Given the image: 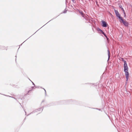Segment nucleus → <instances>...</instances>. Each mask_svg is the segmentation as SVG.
Wrapping results in <instances>:
<instances>
[{"instance_id":"obj_9","label":"nucleus","mask_w":132,"mask_h":132,"mask_svg":"<svg viewBox=\"0 0 132 132\" xmlns=\"http://www.w3.org/2000/svg\"><path fill=\"white\" fill-rule=\"evenodd\" d=\"M31 90H29V91L28 92V93H29V92L31 91Z\"/></svg>"},{"instance_id":"obj_6","label":"nucleus","mask_w":132,"mask_h":132,"mask_svg":"<svg viewBox=\"0 0 132 132\" xmlns=\"http://www.w3.org/2000/svg\"><path fill=\"white\" fill-rule=\"evenodd\" d=\"M79 12L83 17L84 16V14L83 13V12L82 11H79Z\"/></svg>"},{"instance_id":"obj_3","label":"nucleus","mask_w":132,"mask_h":132,"mask_svg":"<svg viewBox=\"0 0 132 132\" xmlns=\"http://www.w3.org/2000/svg\"><path fill=\"white\" fill-rule=\"evenodd\" d=\"M114 11L117 16L118 18L120 20L123 18L121 17L120 14L116 10H115Z\"/></svg>"},{"instance_id":"obj_5","label":"nucleus","mask_w":132,"mask_h":132,"mask_svg":"<svg viewBox=\"0 0 132 132\" xmlns=\"http://www.w3.org/2000/svg\"><path fill=\"white\" fill-rule=\"evenodd\" d=\"M101 32H102V34H103L105 36V37L107 39V40H108V38L107 37V36H106V35L105 34V33H104V32H103L102 30H101Z\"/></svg>"},{"instance_id":"obj_2","label":"nucleus","mask_w":132,"mask_h":132,"mask_svg":"<svg viewBox=\"0 0 132 132\" xmlns=\"http://www.w3.org/2000/svg\"><path fill=\"white\" fill-rule=\"evenodd\" d=\"M120 21L121 22H122L127 27L128 26V22L126 20H124L123 18L120 20Z\"/></svg>"},{"instance_id":"obj_1","label":"nucleus","mask_w":132,"mask_h":132,"mask_svg":"<svg viewBox=\"0 0 132 132\" xmlns=\"http://www.w3.org/2000/svg\"><path fill=\"white\" fill-rule=\"evenodd\" d=\"M122 60L124 62V70L125 72V75L126 76V81H127L129 78V73L128 72V67L126 61L124 60L123 58H121Z\"/></svg>"},{"instance_id":"obj_4","label":"nucleus","mask_w":132,"mask_h":132,"mask_svg":"<svg viewBox=\"0 0 132 132\" xmlns=\"http://www.w3.org/2000/svg\"><path fill=\"white\" fill-rule=\"evenodd\" d=\"M102 26L103 27H106L107 24L106 22H105L104 21H102Z\"/></svg>"},{"instance_id":"obj_10","label":"nucleus","mask_w":132,"mask_h":132,"mask_svg":"<svg viewBox=\"0 0 132 132\" xmlns=\"http://www.w3.org/2000/svg\"><path fill=\"white\" fill-rule=\"evenodd\" d=\"M72 1H74V0H72Z\"/></svg>"},{"instance_id":"obj_8","label":"nucleus","mask_w":132,"mask_h":132,"mask_svg":"<svg viewBox=\"0 0 132 132\" xmlns=\"http://www.w3.org/2000/svg\"><path fill=\"white\" fill-rule=\"evenodd\" d=\"M108 54H109V56L110 55V52L109 50H108Z\"/></svg>"},{"instance_id":"obj_7","label":"nucleus","mask_w":132,"mask_h":132,"mask_svg":"<svg viewBox=\"0 0 132 132\" xmlns=\"http://www.w3.org/2000/svg\"><path fill=\"white\" fill-rule=\"evenodd\" d=\"M121 9L122 10V11H123V13L124 14V17H125L126 16V14L125 13V11H124V10L122 8H121Z\"/></svg>"}]
</instances>
